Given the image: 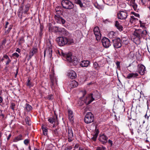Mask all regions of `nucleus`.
<instances>
[{
    "mask_svg": "<svg viewBox=\"0 0 150 150\" xmlns=\"http://www.w3.org/2000/svg\"><path fill=\"white\" fill-rule=\"evenodd\" d=\"M11 136V134H10L9 135L8 137H7V140H8L9 139H10V138Z\"/></svg>",
    "mask_w": 150,
    "mask_h": 150,
    "instance_id": "obj_64",
    "label": "nucleus"
},
{
    "mask_svg": "<svg viewBox=\"0 0 150 150\" xmlns=\"http://www.w3.org/2000/svg\"><path fill=\"white\" fill-rule=\"evenodd\" d=\"M94 120V116L91 112H88L86 115L84 122L86 124H89L93 122Z\"/></svg>",
    "mask_w": 150,
    "mask_h": 150,
    "instance_id": "obj_4",
    "label": "nucleus"
},
{
    "mask_svg": "<svg viewBox=\"0 0 150 150\" xmlns=\"http://www.w3.org/2000/svg\"><path fill=\"white\" fill-rule=\"evenodd\" d=\"M56 14L55 15H58L60 16L62 14V12L61 11L59 10H56Z\"/></svg>",
    "mask_w": 150,
    "mask_h": 150,
    "instance_id": "obj_41",
    "label": "nucleus"
},
{
    "mask_svg": "<svg viewBox=\"0 0 150 150\" xmlns=\"http://www.w3.org/2000/svg\"><path fill=\"white\" fill-rule=\"evenodd\" d=\"M29 141L28 139H25L24 141V143L25 144H28Z\"/></svg>",
    "mask_w": 150,
    "mask_h": 150,
    "instance_id": "obj_48",
    "label": "nucleus"
},
{
    "mask_svg": "<svg viewBox=\"0 0 150 150\" xmlns=\"http://www.w3.org/2000/svg\"><path fill=\"white\" fill-rule=\"evenodd\" d=\"M25 42V40L23 37H21L19 39L18 42V44L19 45H21L22 43H23Z\"/></svg>",
    "mask_w": 150,
    "mask_h": 150,
    "instance_id": "obj_37",
    "label": "nucleus"
},
{
    "mask_svg": "<svg viewBox=\"0 0 150 150\" xmlns=\"http://www.w3.org/2000/svg\"><path fill=\"white\" fill-rule=\"evenodd\" d=\"M65 36H68L69 35V32L65 29L64 28H62L61 32Z\"/></svg>",
    "mask_w": 150,
    "mask_h": 150,
    "instance_id": "obj_30",
    "label": "nucleus"
},
{
    "mask_svg": "<svg viewBox=\"0 0 150 150\" xmlns=\"http://www.w3.org/2000/svg\"><path fill=\"white\" fill-rule=\"evenodd\" d=\"M25 109L28 111H29L32 109V107L29 104L26 103L25 105Z\"/></svg>",
    "mask_w": 150,
    "mask_h": 150,
    "instance_id": "obj_33",
    "label": "nucleus"
},
{
    "mask_svg": "<svg viewBox=\"0 0 150 150\" xmlns=\"http://www.w3.org/2000/svg\"><path fill=\"white\" fill-rule=\"evenodd\" d=\"M99 133V131L98 130H97L96 132L93 135V137H92V139L94 141H95L96 140V138L98 136V134Z\"/></svg>",
    "mask_w": 150,
    "mask_h": 150,
    "instance_id": "obj_31",
    "label": "nucleus"
},
{
    "mask_svg": "<svg viewBox=\"0 0 150 150\" xmlns=\"http://www.w3.org/2000/svg\"><path fill=\"white\" fill-rule=\"evenodd\" d=\"M115 33L113 31L109 32L108 34V36L110 38H112L115 36Z\"/></svg>",
    "mask_w": 150,
    "mask_h": 150,
    "instance_id": "obj_32",
    "label": "nucleus"
},
{
    "mask_svg": "<svg viewBox=\"0 0 150 150\" xmlns=\"http://www.w3.org/2000/svg\"><path fill=\"white\" fill-rule=\"evenodd\" d=\"M25 122L26 124L28 125H30V117H27L25 118Z\"/></svg>",
    "mask_w": 150,
    "mask_h": 150,
    "instance_id": "obj_35",
    "label": "nucleus"
},
{
    "mask_svg": "<svg viewBox=\"0 0 150 150\" xmlns=\"http://www.w3.org/2000/svg\"><path fill=\"white\" fill-rule=\"evenodd\" d=\"M68 140L69 142H72L74 139L73 132L71 127L69 128L67 130Z\"/></svg>",
    "mask_w": 150,
    "mask_h": 150,
    "instance_id": "obj_10",
    "label": "nucleus"
},
{
    "mask_svg": "<svg viewBox=\"0 0 150 150\" xmlns=\"http://www.w3.org/2000/svg\"><path fill=\"white\" fill-rule=\"evenodd\" d=\"M2 45V44H0V50H1L3 48Z\"/></svg>",
    "mask_w": 150,
    "mask_h": 150,
    "instance_id": "obj_58",
    "label": "nucleus"
},
{
    "mask_svg": "<svg viewBox=\"0 0 150 150\" xmlns=\"http://www.w3.org/2000/svg\"><path fill=\"white\" fill-rule=\"evenodd\" d=\"M101 42L103 46L105 48H108L111 45L110 40L105 37H104L102 39Z\"/></svg>",
    "mask_w": 150,
    "mask_h": 150,
    "instance_id": "obj_5",
    "label": "nucleus"
},
{
    "mask_svg": "<svg viewBox=\"0 0 150 150\" xmlns=\"http://www.w3.org/2000/svg\"><path fill=\"white\" fill-rule=\"evenodd\" d=\"M72 148L66 147L65 149V150H71Z\"/></svg>",
    "mask_w": 150,
    "mask_h": 150,
    "instance_id": "obj_59",
    "label": "nucleus"
},
{
    "mask_svg": "<svg viewBox=\"0 0 150 150\" xmlns=\"http://www.w3.org/2000/svg\"><path fill=\"white\" fill-rule=\"evenodd\" d=\"M37 52V49L35 48H33L30 54L29 57H32L34 54L36 53Z\"/></svg>",
    "mask_w": 150,
    "mask_h": 150,
    "instance_id": "obj_25",
    "label": "nucleus"
},
{
    "mask_svg": "<svg viewBox=\"0 0 150 150\" xmlns=\"http://www.w3.org/2000/svg\"><path fill=\"white\" fill-rule=\"evenodd\" d=\"M12 26L11 25H10L8 28V29H5L4 31L5 32L4 34V35H7L10 32V30L12 29Z\"/></svg>",
    "mask_w": 150,
    "mask_h": 150,
    "instance_id": "obj_26",
    "label": "nucleus"
},
{
    "mask_svg": "<svg viewBox=\"0 0 150 150\" xmlns=\"http://www.w3.org/2000/svg\"><path fill=\"white\" fill-rule=\"evenodd\" d=\"M7 60L6 62V65H8L11 62V60L9 59H7Z\"/></svg>",
    "mask_w": 150,
    "mask_h": 150,
    "instance_id": "obj_47",
    "label": "nucleus"
},
{
    "mask_svg": "<svg viewBox=\"0 0 150 150\" xmlns=\"http://www.w3.org/2000/svg\"><path fill=\"white\" fill-rule=\"evenodd\" d=\"M54 18L55 21L57 23L63 25L65 23V20L60 16L55 15Z\"/></svg>",
    "mask_w": 150,
    "mask_h": 150,
    "instance_id": "obj_14",
    "label": "nucleus"
},
{
    "mask_svg": "<svg viewBox=\"0 0 150 150\" xmlns=\"http://www.w3.org/2000/svg\"><path fill=\"white\" fill-rule=\"evenodd\" d=\"M138 76V74L137 73H132L128 74L127 78L128 79H130L132 78H135L137 77Z\"/></svg>",
    "mask_w": 150,
    "mask_h": 150,
    "instance_id": "obj_24",
    "label": "nucleus"
},
{
    "mask_svg": "<svg viewBox=\"0 0 150 150\" xmlns=\"http://www.w3.org/2000/svg\"><path fill=\"white\" fill-rule=\"evenodd\" d=\"M3 57L7 59H9L8 56L7 55H6V54H5L4 55Z\"/></svg>",
    "mask_w": 150,
    "mask_h": 150,
    "instance_id": "obj_53",
    "label": "nucleus"
},
{
    "mask_svg": "<svg viewBox=\"0 0 150 150\" xmlns=\"http://www.w3.org/2000/svg\"><path fill=\"white\" fill-rule=\"evenodd\" d=\"M68 114L69 120L71 121H73L74 119V117L72 111L69 109H68Z\"/></svg>",
    "mask_w": 150,
    "mask_h": 150,
    "instance_id": "obj_20",
    "label": "nucleus"
},
{
    "mask_svg": "<svg viewBox=\"0 0 150 150\" xmlns=\"http://www.w3.org/2000/svg\"><path fill=\"white\" fill-rule=\"evenodd\" d=\"M90 64V62L88 60L81 61L79 64L80 66L82 67H88Z\"/></svg>",
    "mask_w": 150,
    "mask_h": 150,
    "instance_id": "obj_19",
    "label": "nucleus"
},
{
    "mask_svg": "<svg viewBox=\"0 0 150 150\" xmlns=\"http://www.w3.org/2000/svg\"><path fill=\"white\" fill-rule=\"evenodd\" d=\"M138 71L139 73L141 75H144L146 71L145 67L143 64H138Z\"/></svg>",
    "mask_w": 150,
    "mask_h": 150,
    "instance_id": "obj_18",
    "label": "nucleus"
},
{
    "mask_svg": "<svg viewBox=\"0 0 150 150\" xmlns=\"http://www.w3.org/2000/svg\"><path fill=\"white\" fill-rule=\"evenodd\" d=\"M134 14L136 16H137V17H139V15L138 13H134Z\"/></svg>",
    "mask_w": 150,
    "mask_h": 150,
    "instance_id": "obj_54",
    "label": "nucleus"
},
{
    "mask_svg": "<svg viewBox=\"0 0 150 150\" xmlns=\"http://www.w3.org/2000/svg\"><path fill=\"white\" fill-rule=\"evenodd\" d=\"M93 32L96 39L97 40H100L101 38V34L100 33L99 28L98 27H95L93 29Z\"/></svg>",
    "mask_w": 150,
    "mask_h": 150,
    "instance_id": "obj_12",
    "label": "nucleus"
},
{
    "mask_svg": "<svg viewBox=\"0 0 150 150\" xmlns=\"http://www.w3.org/2000/svg\"><path fill=\"white\" fill-rule=\"evenodd\" d=\"M127 13L126 11H120L117 13L118 19L121 20L125 19L127 17Z\"/></svg>",
    "mask_w": 150,
    "mask_h": 150,
    "instance_id": "obj_9",
    "label": "nucleus"
},
{
    "mask_svg": "<svg viewBox=\"0 0 150 150\" xmlns=\"http://www.w3.org/2000/svg\"><path fill=\"white\" fill-rule=\"evenodd\" d=\"M12 56L14 57H18L19 56V55L17 53L15 52L12 54Z\"/></svg>",
    "mask_w": 150,
    "mask_h": 150,
    "instance_id": "obj_46",
    "label": "nucleus"
},
{
    "mask_svg": "<svg viewBox=\"0 0 150 150\" xmlns=\"http://www.w3.org/2000/svg\"><path fill=\"white\" fill-rule=\"evenodd\" d=\"M54 28V31L55 32H56V33L57 32H61V30L62 28H60L58 27L55 26Z\"/></svg>",
    "mask_w": 150,
    "mask_h": 150,
    "instance_id": "obj_36",
    "label": "nucleus"
},
{
    "mask_svg": "<svg viewBox=\"0 0 150 150\" xmlns=\"http://www.w3.org/2000/svg\"><path fill=\"white\" fill-rule=\"evenodd\" d=\"M52 49L51 47L47 48L44 52V56L45 57L46 54L47 57L51 58L52 56Z\"/></svg>",
    "mask_w": 150,
    "mask_h": 150,
    "instance_id": "obj_17",
    "label": "nucleus"
},
{
    "mask_svg": "<svg viewBox=\"0 0 150 150\" xmlns=\"http://www.w3.org/2000/svg\"><path fill=\"white\" fill-rule=\"evenodd\" d=\"M54 18L55 21L57 23L63 25L65 23V20L60 16L55 15Z\"/></svg>",
    "mask_w": 150,
    "mask_h": 150,
    "instance_id": "obj_15",
    "label": "nucleus"
},
{
    "mask_svg": "<svg viewBox=\"0 0 150 150\" xmlns=\"http://www.w3.org/2000/svg\"><path fill=\"white\" fill-rule=\"evenodd\" d=\"M96 150H102L101 148V147H97L96 149Z\"/></svg>",
    "mask_w": 150,
    "mask_h": 150,
    "instance_id": "obj_62",
    "label": "nucleus"
},
{
    "mask_svg": "<svg viewBox=\"0 0 150 150\" xmlns=\"http://www.w3.org/2000/svg\"><path fill=\"white\" fill-rule=\"evenodd\" d=\"M22 136L21 134H19L18 136L16 137L14 139V142H17L20 140H22Z\"/></svg>",
    "mask_w": 150,
    "mask_h": 150,
    "instance_id": "obj_28",
    "label": "nucleus"
},
{
    "mask_svg": "<svg viewBox=\"0 0 150 150\" xmlns=\"http://www.w3.org/2000/svg\"><path fill=\"white\" fill-rule=\"evenodd\" d=\"M31 79L29 78L28 79L26 82V85L30 88L33 87V84L30 81Z\"/></svg>",
    "mask_w": 150,
    "mask_h": 150,
    "instance_id": "obj_29",
    "label": "nucleus"
},
{
    "mask_svg": "<svg viewBox=\"0 0 150 150\" xmlns=\"http://www.w3.org/2000/svg\"><path fill=\"white\" fill-rule=\"evenodd\" d=\"M15 105L14 103H11V109L12 110H14V108H15Z\"/></svg>",
    "mask_w": 150,
    "mask_h": 150,
    "instance_id": "obj_45",
    "label": "nucleus"
},
{
    "mask_svg": "<svg viewBox=\"0 0 150 150\" xmlns=\"http://www.w3.org/2000/svg\"><path fill=\"white\" fill-rule=\"evenodd\" d=\"M43 28V27L41 26L40 27V30L39 32V35L40 37H41L43 34V33H42Z\"/></svg>",
    "mask_w": 150,
    "mask_h": 150,
    "instance_id": "obj_40",
    "label": "nucleus"
},
{
    "mask_svg": "<svg viewBox=\"0 0 150 150\" xmlns=\"http://www.w3.org/2000/svg\"><path fill=\"white\" fill-rule=\"evenodd\" d=\"M67 76L71 79H74L77 77L76 73L73 70H69L67 71Z\"/></svg>",
    "mask_w": 150,
    "mask_h": 150,
    "instance_id": "obj_13",
    "label": "nucleus"
},
{
    "mask_svg": "<svg viewBox=\"0 0 150 150\" xmlns=\"http://www.w3.org/2000/svg\"><path fill=\"white\" fill-rule=\"evenodd\" d=\"M101 148L102 150H105V148L104 146H102V147H101Z\"/></svg>",
    "mask_w": 150,
    "mask_h": 150,
    "instance_id": "obj_63",
    "label": "nucleus"
},
{
    "mask_svg": "<svg viewBox=\"0 0 150 150\" xmlns=\"http://www.w3.org/2000/svg\"><path fill=\"white\" fill-rule=\"evenodd\" d=\"M78 85V83L75 80L71 81L69 84L70 87L72 88L76 87Z\"/></svg>",
    "mask_w": 150,
    "mask_h": 150,
    "instance_id": "obj_22",
    "label": "nucleus"
},
{
    "mask_svg": "<svg viewBox=\"0 0 150 150\" xmlns=\"http://www.w3.org/2000/svg\"><path fill=\"white\" fill-rule=\"evenodd\" d=\"M6 39H5L2 41V42L1 43V44H2V45H5L6 43Z\"/></svg>",
    "mask_w": 150,
    "mask_h": 150,
    "instance_id": "obj_49",
    "label": "nucleus"
},
{
    "mask_svg": "<svg viewBox=\"0 0 150 150\" xmlns=\"http://www.w3.org/2000/svg\"><path fill=\"white\" fill-rule=\"evenodd\" d=\"M132 6L135 11H138V9L137 8V5L136 4L134 3H133L132 5Z\"/></svg>",
    "mask_w": 150,
    "mask_h": 150,
    "instance_id": "obj_38",
    "label": "nucleus"
},
{
    "mask_svg": "<svg viewBox=\"0 0 150 150\" xmlns=\"http://www.w3.org/2000/svg\"><path fill=\"white\" fill-rule=\"evenodd\" d=\"M43 134L45 135H46L47 134V128H44L42 130Z\"/></svg>",
    "mask_w": 150,
    "mask_h": 150,
    "instance_id": "obj_42",
    "label": "nucleus"
},
{
    "mask_svg": "<svg viewBox=\"0 0 150 150\" xmlns=\"http://www.w3.org/2000/svg\"><path fill=\"white\" fill-rule=\"evenodd\" d=\"M9 24V23L8 22H6L5 25V29H7L8 27V25Z\"/></svg>",
    "mask_w": 150,
    "mask_h": 150,
    "instance_id": "obj_51",
    "label": "nucleus"
},
{
    "mask_svg": "<svg viewBox=\"0 0 150 150\" xmlns=\"http://www.w3.org/2000/svg\"><path fill=\"white\" fill-rule=\"evenodd\" d=\"M16 51L18 53H20L21 52V50L19 48H17L16 50Z\"/></svg>",
    "mask_w": 150,
    "mask_h": 150,
    "instance_id": "obj_57",
    "label": "nucleus"
},
{
    "mask_svg": "<svg viewBox=\"0 0 150 150\" xmlns=\"http://www.w3.org/2000/svg\"><path fill=\"white\" fill-rule=\"evenodd\" d=\"M79 146V145L78 144H76L74 147V148L77 149L78 148Z\"/></svg>",
    "mask_w": 150,
    "mask_h": 150,
    "instance_id": "obj_60",
    "label": "nucleus"
},
{
    "mask_svg": "<svg viewBox=\"0 0 150 150\" xmlns=\"http://www.w3.org/2000/svg\"><path fill=\"white\" fill-rule=\"evenodd\" d=\"M108 137L104 134L100 135L99 138V141L103 144H105L108 142Z\"/></svg>",
    "mask_w": 150,
    "mask_h": 150,
    "instance_id": "obj_16",
    "label": "nucleus"
},
{
    "mask_svg": "<svg viewBox=\"0 0 150 150\" xmlns=\"http://www.w3.org/2000/svg\"><path fill=\"white\" fill-rule=\"evenodd\" d=\"M116 65L117 66V68L120 67V62H116Z\"/></svg>",
    "mask_w": 150,
    "mask_h": 150,
    "instance_id": "obj_50",
    "label": "nucleus"
},
{
    "mask_svg": "<svg viewBox=\"0 0 150 150\" xmlns=\"http://www.w3.org/2000/svg\"><path fill=\"white\" fill-rule=\"evenodd\" d=\"M57 53L59 56H62V58L63 59L65 60H70V57H67L69 54L68 53H64L63 50H58L57 51Z\"/></svg>",
    "mask_w": 150,
    "mask_h": 150,
    "instance_id": "obj_8",
    "label": "nucleus"
},
{
    "mask_svg": "<svg viewBox=\"0 0 150 150\" xmlns=\"http://www.w3.org/2000/svg\"><path fill=\"white\" fill-rule=\"evenodd\" d=\"M93 66L94 68L97 70L100 67L98 63L96 62H95L93 63Z\"/></svg>",
    "mask_w": 150,
    "mask_h": 150,
    "instance_id": "obj_39",
    "label": "nucleus"
},
{
    "mask_svg": "<svg viewBox=\"0 0 150 150\" xmlns=\"http://www.w3.org/2000/svg\"><path fill=\"white\" fill-rule=\"evenodd\" d=\"M94 100L95 99L93 96V94L91 93L88 95L84 99V101L86 105H88Z\"/></svg>",
    "mask_w": 150,
    "mask_h": 150,
    "instance_id": "obj_7",
    "label": "nucleus"
},
{
    "mask_svg": "<svg viewBox=\"0 0 150 150\" xmlns=\"http://www.w3.org/2000/svg\"><path fill=\"white\" fill-rule=\"evenodd\" d=\"M67 57H70V60H66V61L70 62L71 64H72L74 66L76 65L78 63V61L77 58H74L73 56H72V54L71 52H69V54Z\"/></svg>",
    "mask_w": 150,
    "mask_h": 150,
    "instance_id": "obj_6",
    "label": "nucleus"
},
{
    "mask_svg": "<svg viewBox=\"0 0 150 150\" xmlns=\"http://www.w3.org/2000/svg\"><path fill=\"white\" fill-rule=\"evenodd\" d=\"M61 4L63 8L66 9H71L74 8V5L69 0H63Z\"/></svg>",
    "mask_w": 150,
    "mask_h": 150,
    "instance_id": "obj_2",
    "label": "nucleus"
},
{
    "mask_svg": "<svg viewBox=\"0 0 150 150\" xmlns=\"http://www.w3.org/2000/svg\"><path fill=\"white\" fill-rule=\"evenodd\" d=\"M57 120V117H50L48 118V121L51 124H53L54 122H55Z\"/></svg>",
    "mask_w": 150,
    "mask_h": 150,
    "instance_id": "obj_27",
    "label": "nucleus"
},
{
    "mask_svg": "<svg viewBox=\"0 0 150 150\" xmlns=\"http://www.w3.org/2000/svg\"><path fill=\"white\" fill-rule=\"evenodd\" d=\"M47 99L49 100H52L53 99V96L52 95V94H50L48 95L47 97Z\"/></svg>",
    "mask_w": 150,
    "mask_h": 150,
    "instance_id": "obj_43",
    "label": "nucleus"
},
{
    "mask_svg": "<svg viewBox=\"0 0 150 150\" xmlns=\"http://www.w3.org/2000/svg\"><path fill=\"white\" fill-rule=\"evenodd\" d=\"M113 43V46L116 48H119L121 46V40L120 38H117L112 40Z\"/></svg>",
    "mask_w": 150,
    "mask_h": 150,
    "instance_id": "obj_11",
    "label": "nucleus"
},
{
    "mask_svg": "<svg viewBox=\"0 0 150 150\" xmlns=\"http://www.w3.org/2000/svg\"><path fill=\"white\" fill-rule=\"evenodd\" d=\"M147 32L146 30H136L134 33V35L140 39L142 37L144 38L147 35Z\"/></svg>",
    "mask_w": 150,
    "mask_h": 150,
    "instance_id": "obj_3",
    "label": "nucleus"
},
{
    "mask_svg": "<svg viewBox=\"0 0 150 150\" xmlns=\"http://www.w3.org/2000/svg\"><path fill=\"white\" fill-rule=\"evenodd\" d=\"M75 3L79 5V6L82 7H83V4L80 0H74Z\"/></svg>",
    "mask_w": 150,
    "mask_h": 150,
    "instance_id": "obj_34",
    "label": "nucleus"
},
{
    "mask_svg": "<svg viewBox=\"0 0 150 150\" xmlns=\"http://www.w3.org/2000/svg\"><path fill=\"white\" fill-rule=\"evenodd\" d=\"M115 25L117 28L120 31L123 30V27L122 26L119 24V22L117 21H116L115 22Z\"/></svg>",
    "mask_w": 150,
    "mask_h": 150,
    "instance_id": "obj_23",
    "label": "nucleus"
},
{
    "mask_svg": "<svg viewBox=\"0 0 150 150\" xmlns=\"http://www.w3.org/2000/svg\"><path fill=\"white\" fill-rule=\"evenodd\" d=\"M104 3L106 4L112 6L114 4V1L113 0H103Z\"/></svg>",
    "mask_w": 150,
    "mask_h": 150,
    "instance_id": "obj_21",
    "label": "nucleus"
},
{
    "mask_svg": "<svg viewBox=\"0 0 150 150\" xmlns=\"http://www.w3.org/2000/svg\"><path fill=\"white\" fill-rule=\"evenodd\" d=\"M3 100V99L1 96H0V103H2Z\"/></svg>",
    "mask_w": 150,
    "mask_h": 150,
    "instance_id": "obj_56",
    "label": "nucleus"
},
{
    "mask_svg": "<svg viewBox=\"0 0 150 150\" xmlns=\"http://www.w3.org/2000/svg\"><path fill=\"white\" fill-rule=\"evenodd\" d=\"M103 21L105 23H106V22H108L109 21L108 19H107L105 20H103Z\"/></svg>",
    "mask_w": 150,
    "mask_h": 150,
    "instance_id": "obj_61",
    "label": "nucleus"
},
{
    "mask_svg": "<svg viewBox=\"0 0 150 150\" xmlns=\"http://www.w3.org/2000/svg\"><path fill=\"white\" fill-rule=\"evenodd\" d=\"M108 142L109 144H110L111 146H112L113 144V142L110 139H109L108 141Z\"/></svg>",
    "mask_w": 150,
    "mask_h": 150,
    "instance_id": "obj_52",
    "label": "nucleus"
},
{
    "mask_svg": "<svg viewBox=\"0 0 150 150\" xmlns=\"http://www.w3.org/2000/svg\"><path fill=\"white\" fill-rule=\"evenodd\" d=\"M141 2L143 4L145 5L146 3L145 0H141Z\"/></svg>",
    "mask_w": 150,
    "mask_h": 150,
    "instance_id": "obj_55",
    "label": "nucleus"
},
{
    "mask_svg": "<svg viewBox=\"0 0 150 150\" xmlns=\"http://www.w3.org/2000/svg\"><path fill=\"white\" fill-rule=\"evenodd\" d=\"M57 129H56L53 130V132L54 134L56 135H57L58 134V132L57 131Z\"/></svg>",
    "mask_w": 150,
    "mask_h": 150,
    "instance_id": "obj_44",
    "label": "nucleus"
},
{
    "mask_svg": "<svg viewBox=\"0 0 150 150\" xmlns=\"http://www.w3.org/2000/svg\"><path fill=\"white\" fill-rule=\"evenodd\" d=\"M56 41L59 46H63L66 44L70 45L74 43L72 39L65 37H59L57 38Z\"/></svg>",
    "mask_w": 150,
    "mask_h": 150,
    "instance_id": "obj_1",
    "label": "nucleus"
}]
</instances>
